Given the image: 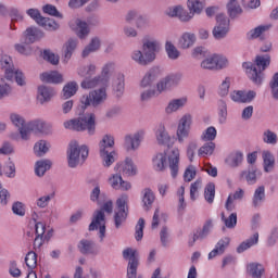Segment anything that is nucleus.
<instances>
[{
	"mask_svg": "<svg viewBox=\"0 0 278 278\" xmlns=\"http://www.w3.org/2000/svg\"><path fill=\"white\" fill-rule=\"evenodd\" d=\"M216 197V185L210 182L204 189V199L207 203H214V198Z\"/></svg>",
	"mask_w": 278,
	"mask_h": 278,
	"instance_id": "obj_53",
	"label": "nucleus"
},
{
	"mask_svg": "<svg viewBox=\"0 0 278 278\" xmlns=\"http://www.w3.org/2000/svg\"><path fill=\"white\" fill-rule=\"evenodd\" d=\"M112 73H114V63L110 62L106 63L103 67H102V81H104V84H108V81H110V75H112Z\"/></svg>",
	"mask_w": 278,
	"mask_h": 278,
	"instance_id": "obj_62",
	"label": "nucleus"
},
{
	"mask_svg": "<svg viewBox=\"0 0 278 278\" xmlns=\"http://www.w3.org/2000/svg\"><path fill=\"white\" fill-rule=\"evenodd\" d=\"M10 118L11 123L17 127L21 139L23 140V131H27V124L25 123V118L18 114H11Z\"/></svg>",
	"mask_w": 278,
	"mask_h": 278,
	"instance_id": "obj_35",
	"label": "nucleus"
},
{
	"mask_svg": "<svg viewBox=\"0 0 278 278\" xmlns=\"http://www.w3.org/2000/svg\"><path fill=\"white\" fill-rule=\"evenodd\" d=\"M0 68L4 71L7 81H12L14 79V62H12V56L8 54L0 55Z\"/></svg>",
	"mask_w": 278,
	"mask_h": 278,
	"instance_id": "obj_19",
	"label": "nucleus"
},
{
	"mask_svg": "<svg viewBox=\"0 0 278 278\" xmlns=\"http://www.w3.org/2000/svg\"><path fill=\"white\" fill-rule=\"evenodd\" d=\"M88 147L80 146L77 141H71L70 148L67 150V164L70 168H77L81 166L86 160H88Z\"/></svg>",
	"mask_w": 278,
	"mask_h": 278,
	"instance_id": "obj_5",
	"label": "nucleus"
},
{
	"mask_svg": "<svg viewBox=\"0 0 278 278\" xmlns=\"http://www.w3.org/2000/svg\"><path fill=\"white\" fill-rule=\"evenodd\" d=\"M116 173H122V175H126V177H134L138 175V168L134 164V161L129 157H126L124 162L117 163L114 167Z\"/></svg>",
	"mask_w": 278,
	"mask_h": 278,
	"instance_id": "obj_17",
	"label": "nucleus"
},
{
	"mask_svg": "<svg viewBox=\"0 0 278 278\" xmlns=\"http://www.w3.org/2000/svg\"><path fill=\"white\" fill-rule=\"evenodd\" d=\"M255 97H257V93L253 90H250L248 92L237 90L230 93V99L235 101V103H251V101H253Z\"/></svg>",
	"mask_w": 278,
	"mask_h": 278,
	"instance_id": "obj_21",
	"label": "nucleus"
},
{
	"mask_svg": "<svg viewBox=\"0 0 278 278\" xmlns=\"http://www.w3.org/2000/svg\"><path fill=\"white\" fill-rule=\"evenodd\" d=\"M218 116L220 125L227 123V102L223 99L217 101Z\"/></svg>",
	"mask_w": 278,
	"mask_h": 278,
	"instance_id": "obj_52",
	"label": "nucleus"
},
{
	"mask_svg": "<svg viewBox=\"0 0 278 278\" xmlns=\"http://www.w3.org/2000/svg\"><path fill=\"white\" fill-rule=\"evenodd\" d=\"M216 136H217L216 128L213 126H210L202 134L201 140H203L204 142H212V141L216 140Z\"/></svg>",
	"mask_w": 278,
	"mask_h": 278,
	"instance_id": "obj_59",
	"label": "nucleus"
},
{
	"mask_svg": "<svg viewBox=\"0 0 278 278\" xmlns=\"http://www.w3.org/2000/svg\"><path fill=\"white\" fill-rule=\"evenodd\" d=\"M257 242H260V233L255 232L248 240L240 243V245L237 248V253H244V251H248V249H251V247H255Z\"/></svg>",
	"mask_w": 278,
	"mask_h": 278,
	"instance_id": "obj_32",
	"label": "nucleus"
},
{
	"mask_svg": "<svg viewBox=\"0 0 278 278\" xmlns=\"http://www.w3.org/2000/svg\"><path fill=\"white\" fill-rule=\"evenodd\" d=\"M255 173H256L255 167L251 166L249 170L241 172L240 177L241 179H245L248 184L253 185L255 184V181H257V174Z\"/></svg>",
	"mask_w": 278,
	"mask_h": 278,
	"instance_id": "obj_50",
	"label": "nucleus"
},
{
	"mask_svg": "<svg viewBox=\"0 0 278 278\" xmlns=\"http://www.w3.org/2000/svg\"><path fill=\"white\" fill-rule=\"evenodd\" d=\"M40 80L43 81L45 84H62L63 78L62 74L58 72H50V73H42L40 75Z\"/></svg>",
	"mask_w": 278,
	"mask_h": 278,
	"instance_id": "obj_30",
	"label": "nucleus"
},
{
	"mask_svg": "<svg viewBox=\"0 0 278 278\" xmlns=\"http://www.w3.org/2000/svg\"><path fill=\"white\" fill-rule=\"evenodd\" d=\"M247 270L248 275L253 278H262V275L265 273L264 266L260 263H250Z\"/></svg>",
	"mask_w": 278,
	"mask_h": 278,
	"instance_id": "obj_37",
	"label": "nucleus"
},
{
	"mask_svg": "<svg viewBox=\"0 0 278 278\" xmlns=\"http://www.w3.org/2000/svg\"><path fill=\"white\" fill-rule=\"evenodd\" d=\"M152 166L156 173L170 170L173 179L179 174V149L169 148L164 152L156 153L152 159Z\"/></svg>",
	"mask_w": 278,
	"mask_h": 278,
	"instance_id": "obj_1",
	"label": "nucleus"
},
{
	"mask_svg": "<svg viewBox=\"0 0 278 278\" xmlns=\"http://www.w3.org/2000/svg\"><path fill=\"white\" fill-rule=\"evenodd\" d=\"M203 186V182L201 180H195L190 186V199L191 201H197L199 198V190H201V187Z\"/></svg>",
	"mask_w": 278,
	"mask_h": 278,
	"instance_id": "obj_61",
	"label": "nucleus"
},
{
	"mask_svg": "<svg viewBox=\"0 0 278 278\" xmlns=\"http://www.w3.org/2000/svg\"><path fill=\"white\" fill-rule=\"evenodd\" d=\"M266 199V192L264 189V186H261L256 188L253 197V205L254 207H257L264 203V200Z\"/></svg>",
	"mask_w": 278,
	"mask_h": 278,
	"instance_id": "obj_51",
	"label": "nucleus"
},
{
	"mask_svg": "<svg viewBox=\"0 0 278 278\" xmlns=\"http://www.w3.org/2000/svg\"><path fill=\"white\" fill-rule=\"evenodd\" d=\"M144 218H139L136 227H135V239L137 240V242H140V240H142V238H144Z\"/></svg>",
	"mask_w": 278,
	"mask_h": 278,
	"instance_id": "obj_60",
	"label": "nucleus"
},
{
	"mask_svg": "<svg viewBox=\"0 0 278 278\" xmlns=\"http://www.w3.org/2000/svg\"><path fill=\"white\" fill-rule=\"evenodd\" d=\"M249 79H251L255 86H262L264 81V71L270 66V54H258L253 62H244L242 64Z\"/></svg>",
	"mask_w": 278,
	"mask_h": 278,
	"instance_id": "obj_2",
	"label": "nucleus"
},
{
	"mask_svg": "<svg viewBox=\"0 0 278 278\" xmlns=\"http://www.w3.org/2000/svg\"><path fill=\"white\" fill-rule=\"evenodd\" d=\"M25 264L27 268H29V270H34V268L38 266V255L36 254V252L30 251L26 254Z\"/></svg>",
	"mask_w": 278,
	"mask_h": 278,
	"instance_id": "obj_56",
	"label": "nucleus"
},
{
	"mask_svg": "<svg viewBox=\"0 0 278 278\" xmlns=\"http://www.w3.org/2000/svg\"><path fill=\"white\" fill-rule=\"evenodd\" d=\"M123 257L128 261L127 278H142V276H138V250L126 248L123 251Z\"/></svg>",
	"mask_w": 278,
	"mask_h": 278,
	"instance_id": "obj_8",
	"label": "nucleus"
},
{
	"mask_svg": "<svg viewBox=\"0 0 278 278\" xmlns=\"http://www.w3.org/2000/svg\"><path fill=\"white\" fill-rule=\"evenodd\" d=\"M190 125H192V115L186 114L184 115L178 124L177 128V138L178 142L184 143V140L190 136Z\"/></svg>",
	"mask_w": 278,
	"mask_h": 278,
	"instance_id": "obj_15",
	"label": "nucleus"
},
{
	"mask_svg": "<svg viewBox=\"0 0 278 278\" xmlns=\"http://www.w3.org/2000/svg\"><path fill=\"white\" fill-rule=\"evenodd\" d=\"M55 97V90L51 87H47L45 85H41L38 87V96L37 99L41 105H45V103H49L51 99Z\"/></svg>",
	"mask_w": 278,
	"mask_h": 278,
	"instance_id": "obj_22",
	"label": "nucleus"
},
{
	"mask_svg": "<svg viewBox=\"0 0 278 278\" xmlns=\"http://www.w3.org/2000/svg\"><path fill=\"white\" fill-rule=\"evenodd\" d=\"M141 49L132 51L131 60L139 66H149V64L155 62L156 53L160 51V42L157 40H146Z\"/></svg>",
	"mask_w": 278,
	"mask_h": 278,
	"instance_id": "obj_3",
	"label": "nucleus"
},
{
	"mask_svg": "<svg viewBox=\"0 0 278 278\" xmlns=\"http://www.w3.org/2000/svg\"><path fill=\"white\" fill-rule=\"evenodd\" d=\"M180 81L181 74L168 75L156 84V91L159 94H162V92H166L172 86H178Z\"/></svg>",
	"mask_w": 278,
	"mask_h": 278,
	"instance_id": "obj_18",
	"label": "nucleus"
},
{
	"mask_svg": "<svg viewBox=\"0 0 278 278\" xmlns=\"http://www.w3.org/2000/svg\"><path fill=\"white\" fill-rule=\"evenodd\" d=\"M77 49V39H68L66 43L63 46V62L64 64H68V60L73 58V53H75V50Z\"/></svg>",
	"mask_w": 278,
	"mask_h": 278,
	"instance_id": "obj_25",
	"label": "nucleus"
},
{
	"mask_svg": "<svg viewBox=\"0 0 278 278\" xmlns=\"http://www.w3.org/2000/svg\"><path fill=\"white\" fill-rule=\"evenodd\" d=\"M263 162L265 173H270L275 166V156L270 151H263Z\"/></svg>",
	"mask_w": 278,
	"mask_h": 278,
	"instance_id": "obj_44",
	"label": "nucleus"
},
{
	"mask_svg": "<svg viewBox=\"0 0 278 278\" xmlns=\"http://www.w3.org/2000/svg\"><path fill=\"white\" fill-rule=\"evenodd\" d=\"M269 87L271 88L273 97L278 101V72L274 74L269 81Z\"/></svg>",
	"mask_w": 278,
	"mask_h": 278,
	"instance_id": "obj_64",
	"label": "nucleus"
},
{
	"mask_svg": "<svg viewBox=\"0 0 278 278\" xmlns=\"http://www.w3.org/2000/svg\"><path fill=\"white\" fill-rule=\"evenodd\" d=\"M187 7L191 14H201L203 12V2L199 0H188Z\"/></svg>",
	"mask_w": 278,
	"mask_h": 278,
	"instance_id": "obj_57",
	"label": "nucleus"
},
{
	"mask_svg": "<svg viewBox=\"0 0 278 278\" xmlns=\"http://www.w3.org/2000/svg\"><path fill=\"white\" fill-rule=\"evenodd\" d=\"M227 10L230 18H237L242 14V7L238 3V0H229L227 3Z\"/></svg>",
	"mask_w": 278,
	"mask_h": 278,
	"instance_id": "obj_40",
	"label": "nucleus"
},
{
	"mask_svg": "<svg viewBox=\"0 0 278 278\" xmlns=\"http://www.w3.org/2000/svg\"><path fill=\"white\" fill-rule=\"evenodd\" d=\"M79 77H85V79H90L92 75L97 73V65L90 64L88 66H80L77 70Z\"/></svg>",
	"mask_w": 278,
	"mask_h": 278,
	"instance_id": "obj_47",
	"label": "nucleus"
},
{
	"mask_svg": "<svg viewBox=\"0 0 278 278\" xmlns=\"http://www.w3.org/2000/svg\"><path fill=\"white\" fill-rule=\"evenodd\" d=\"M34 153L37 157H43V155L49 153V143L45 140H39L34 146Z\"/></svg>",
	"mask_w": 278,
	"mask_h": 278,
	"instance_id": "obj_46",
	"label": "nucleus"
},
{
	"mask_svg": "<svg viewBox=\"0 0 278 278\" xmlns=\"http://www.w3.org/2000/svg\"><path fill=\"white\" fill-rule=\"evenodd\" d=\"M263 142L265 144H276L277 143V134L273 130L267 129L263 132Z\"/></svg>",
	"mask_w": 278,
	"mask_h": 278,
	"instance_id": "obj_63",
	"label": "nucleus"
},
{
	"mask_svg": "<svg viewBox=\"0 0 278 278\" xmlns=\"http://www.w3.org/2000/svg\"><path fill=\"white\" fill-rule=\"evenodd\" d=\"M144 136H147V130L139 129L134 134V136L128 135L125 137L124 147L126 151H136L140 147L142 140H144Z\"/></svg>",
	"mask_w": 278,
	"mask_h": 278,
	"instance_id": "obj_14",
	"label": "nucleus"
},
{
	"mask_svg": "<svg viewBox=\"0 0 278 278\" xmlns=\"http://www.w3.org/2000/svg\"><path fill=\"white\" fill-rule=\"evenodd\" d=\"M100 157L102 160V166H104V168H110V166L118 160V154L116 151H104L100 152Z\"/></svg>",
	"mask_w": 278,
	"mask_h": 278,
	"instance_id": "obj_28",
	"label": "nucleus"
},
{
	"mask_svg": "<svg viewBox=\"0 0 278 278\" xmlns=\"http://www.w3.org/2000/svg\"><path fill=\"white\" fill-rule=\"evenodd\" d=\"M155 136L159 144H168V142H170V136H168L164 125H159Z\"/></svg>",
	"mask_w": 278,
	"mask_h": 278,
	"instance_id": "obj_43",
	"label": "nucleus"
},
{
	"mask_svg": "<svg viewBox=\"0 0 278 278\" xmlns=\"http://www.w3.org/2000/svg\"><path fill=\"white\" fill-rule=\"evenodd\" d=\"M53 163L51 160H40L35 163V174L37 177H45V173L51 169Z\"/></svg>",
	"mask_w": 278,
	"mask_h": 278,
	"instance_id": "obj_29",
	"label": "nucleus"
},
{
	"mask_svg": "<svg viewBox=\"0 0 278 278\" xmlns=\"http://www.w3.org/2000/svg\"><path fill=\"white\" fill-rule=\"evenodd\" d=\"M141 201L143 203V207H147V210H151L153 207V203H155V193L151 188H146L141 191Z\"/></svg>",
	"mask_w": 278,
	"mask_h": 278,
	"instance_id": "obj_27",
	"label": "nucleus"
},
{
	"mask_svg": "<svg viewBox=\"0 0 278 278\" xmlns=\"http://www.w3.org/2000/svg\"><path fill=\"white\" fill-rule=\"evenodd\" d=\"M39 25L40 27H43L48 31H56V29H60V24H58L55 20L49 17L41 18Z\"/></svg>",
	"mask_w": 278,
	"mask_h": 278,
	"instance_id": "obj_49",
	"label": "nucleus"
},
{
	"mask_svg": "<svg viewBox=\"0 0 278 278\" xmlns=\"http://www.w3.org/2000/svg\"><path fill=\"white\" fill-rule=\"evenodd\" d=\"M105 212L103 211H96L92 215L91 223L89 225L90 231H99V238L101 242L105 238Z\"/></svg>",
	"mask_w": 278,
	"mask_h": 278,
	"instance_id": "obj_9",
	"label": "nucleus"
},
{
	"mask_svg": "<svg viewBox=\"0 0 278 278\" xmlns=\"http://www.w3.org/2000/svg\"><path fill=\"white\" fill-rule=\"evenodd\" d=\"M162 77V70L157 66L150 68L141 79V88H149L155 80Z\"/></svg>",
	"mask_w": 278,
	"mask_h": 278,
	"instance_id": "obj_20",
	"label": "nucleus"
},
{
	"mask_svg": "<svg viewBox=\"0 0 278 278\" xmlns=\"http://www.w3.org/2000/svg\"><path fill=\"white\" fill-rule=\"evenodd\" d=\"M88 25H91L92 27H97L99 25V17L97 16H89L87 18V23L79 20V18H73L70 22V28L73 31H76L78 38H86L88 34H90V29L88 28Z\"/></svg>",
	"mask_w": 278,
	"mask_h": 278,
	"instance_id": "obj_7",
	"label": "nucleus"
},
{
	"mask_svg": "<svg viewBox=\"0 0 278 278\" xmlns=\"http://www.w3.org/2000/svg\"><path fill=\"white\" fill-rule=\"evenodd\" d=\"M127 216L129 213L126 210H118L113 215V220L115 225V229H121L123 225H125V220H127Z\"/></svg>",
	"mask_w": 278,
	"mask_h": 278,
	"instance_id": "obj_39",
	"label": "nucleus"
},
{
	"mask_svg": "<svg viewBox=\"0 0 278 278\" xmlns=\"http://www.w3.org/2000/svg\"><path fill=\"white\" fill-rule=\"evenodd\" d=\"M99 151H114V136L104 135L102 140L99 142Z\"/></svg>",
	"mask_w": 278,
	"mask_h": 278,
	"instance_id": "obj_38",
	"label": "nucleus"
},
{
	"mask_svg": "<svg viewBox=\"0 0 278 278\" xmlns=\"http://www.w3.org/2000/svg\"><path fill=\"white\" fill-rule=\"evenodd\" d=\"M78 88L79 87L77 86L76 81L67 83L63 87L62 99H71V97H75V94H77Z\"/></svg>",
	"mask_w": 278,
	"mask_h": 278,
	"instance_id": "obj_41",
	"label": "nucleus"
},
{
	"mask_svg": "<svg viewBox=\"0 0 278 278\" xmlns=\"http://www.w3.org/2000/svg\"><path fill=\"white\" fill-rule=\"evenodd\" d=\"M47 127H48L47 123H45L40 119L29 122L27 124L26 130L22 131V140H29V138L31 136V131H34L35 134H46Z\"/></svg>",
	"mask_w": 278,
	"mask_h": 278,
	"instance_id": "obj_16",
	"label": "nucleus"
},
{
	"mask_svg": "<svg viewBox=\"0 0 278 278\" xmlns=\"http://www.w3.org/2000/svg\"><path fill=\"white\" fill-rule=\"evenodd\" d=\"M90 201L96 203L100 210H112L114 202L108 200V195L101 192V187H96L90 192Z\"/></svg>",
	"mask_w": 278,
	"mask_h": 278,
	"instance_id": "obj_12",
	"label": "nucleus"
},
{
	"mask_svg": "<svg viewBox=\"0 0 278 278\" xmlns=\"http://www.w3.org/2000/svg\"><path fill=\"white\" fill-rule=\"evenodd\" d=\"M168 215L162 210H156L152 218V229H157L160 223H166Z\"/></svg>",
	"mask_w": 278,
	"mask_h": 278,
	"instance_id": "obj_48",
	"label": "nucleus"
},
{
	"mask_svg": "<svg viewBox=\"0 0 278 278\" xmlns=\"http://www.w3.org/2000/svg\"><path fill=\"white\" fill-rule=\"evenodd\" d=\"M186 103H188V99L186 98L174 99L168 103V105L165 109V112L166 114H173V112L181 110V108H184Z\"/></svg>",
	"mask_w": 278,
	"mask_h": 278,
	"instance_id": "obj_34",
	"label": "nucleus"
},
{
	"mask_svg": "<svg viewBox=\"0 0 278 278\" xmlns=\"http://www.w3.org/2000/svg\"><path fill=\"white\" fill-rule=\"evenodd\" d=\"M40 38H45V33L36 27H29L26 29L25 43L34 45L36 40H40Z\"/></svg>",
	"mask_w": 278,
	"mask_h": 278,
	"instance_id": "obj_26",
	"label": "nucleus"
},
{
	"mask_svg": "<svg viewBox=\"0 0 278 278\" xmlns=\"http://www.w3.org/2000/svg\"><path fill=\"white\" fill-rule=\"evenodd\" d=\"M113 89L116 97H123V92H125V76L123 74H118L113 83Z\"/></svg>",
	"mask_w": 278,
	"mask_h": 278,
	"instance_id": "obj_42",
	"label": "nucleus"
},
{
	"mask_svg": "<svg viewBox=\"0 0 278 278\" xmlns=\"http://www.w3.org/2000/svg\"><path fill=\"white\" fill-rule=\"evenodd\" d=\"M227 34H229V20L223 13L217 14L213 37L215 40H223V38H227Z\"/></svg>",
	"mask_w": 278,
	"mask_h": 278,
	"instance_id": "obj_11",
	"label": "nucleus"
},
{
	"mask_svg": "<svg viewBox=\"0 0 278 278\" xmlns=\"http://www.w3.org/2000/svg\"><path fill=\"white\" fill-rule=\"evenodd\" d=\"M194 42H197V35L193 33H182L178 39L179 49H192L194 47Z\"/></svg>",
	"mask_w": 278,
	"mask_h": 278,
	"instance_id": "obj_23",
	"label": "nucleus"
},
{
	"mask_svg": "<svg viewBox=\"0 0 278 278\" xmlns=\"http://www.w3.org/2000/svg\"><path fill=\"white\" fill-rule=\"evenodd\" d=\"M78 250L83 255H97V244L94 241L83 239L78 243Z\"/></svg>",
	"mask_w": 278,
	"mask_h": 278,
	"instance_id": "obj_24",
	"label": "nucleus"
},
{
	"mask_svg": "<svg viewBox=\"0 0 278 278\" xmlns=\"http://www.w3.org/2000/svg\"><path fill=\"white\" fill-rule=\"evenodd\" d=\"M244 160V154L242 152H233L226 159V164L230 168H238Z\"/></svg>",
	"mask_w": 278,
	"mask_h": 278,
	"instance_id": "obj_33",
	"label": "nucleus"
},
{
	"mask_svg": "<svg viewBox=\"0 0 278 278\" xmlns=\"http://www.w3.org/2000/svg\"><path fill=\"white\" fill-rule=\"evenodd\" d=\"M99 84H101V76H96L93 78H85L81 81L80 86L85 90H90V88H97V86H99Z\"/></svg>",
	"mask_w": 278,
	"mask_h": 278,
	"instance_id": "obj_55",
	"label": "nucleus"
},
{
	"mask_svg": "<svg viewBox=\"0 0 278 278\" xmlns=\"http://www.w3.org/2000/svg\"><path fill=\"white\" fill-rule=\"evenodd\" d=\"M165 52L169 60H179L181 52L175 47V43L173 41H166L165 42Z\"/></svg>",
	"mask_w": 278,
	"mask_h": 278,
	"instance_id": "obj_45",
	"label": "nucleus"
},
{
	"mask_svg": "<svg viewBox=\"0 0 278 278\" xmlns=\"http://www.w3.org/2000/svg\"><path fill=\"white\" fill-rule=\"evenodd\" d=\"M108 101V90L102 87L99 89H93L89 93L84 94L80 98V104L86 110V108H101Z\"/></svg>",
	"mask_w": 278,
	"mask_h": 278,
	"instance_id": "obj_6",
	"label": "nucleus"
},
{
	"mask_svg": "<svg viewBox=\"0 0 278 278\" xmlns=\"http://www.w3.org/2000/svg\"><path fill=\"white\" fill-rule=\"evenodd\" d=\"M222 220L228 229H233L238 225V214L230 211L222 212Z\"/></svg>",
	"mask_w": 278,
	"mask_h": 278,
	"instance_id": "obj_31",
	"label": "nucleus"
},
{
	"mask_svg": "<svg viewBox=\"0 0 278 278\" xmlns=\"http://www.w3.org/2000/svg\"><path fill=\"white\" fill-rule=\"evenodd\" d=\"M227 64H229L227 58L220 54H213L201 62V68L214 71V68H226Z\"/></svg>",
	"mask_w": 278,
	"mask_h": 278,
	"instance_id": "obj_13",
	"label": "nucleus"
},
{
	"mask_svg": "<svg viewBox=\"0 0 278 278\" xmlns=\"http://www.w3.org/2000/svg\"><path fill=\"white\" fill-rule=\"evenodd\" d=\"M243 198H244V190L242 189H238L233 193H230L226 201V210H231L232 207H236V201H240Z\"/></svg>",
	"mask_w": 278,
	"mask_h": 278,
	"instance_id": "obj_36",
	"label": "nucleus"
},
{
	"mask_svg": "<svg viewBox=\"0 0 278 278\" xmlns=\"http://www.w3.org/2000/svg\"><path fill=\"white\" fill-rule=\"evenodd\" d=\"M212 229H214V222H212V219H207L202 228L197 229L189 236L188 247H194L198 240L200 242L205 240V238L212 233Z\"/></svg>",
	"mask_w": 278,
	"mask_h": 278,
	"instance_id": "obj_10",
	"label": "nucleus"
},
{
	"mask_svg": "<svg viewBox=\"0 0 278 278\" xmlns=\"http://www.w3.org/2000/svg\"><path fill=\"white\" fill-rule=\"evenodd\" d=\"M214 149H216V143L212 141L207 142L198 150V155L200 157H205V155H212L214 153Z\"/></svg>",
	"mask_w": 278,
	"mask_h": 278,
	"instance_id": "obj_58",
	"label": "nucleus"
},
{
	"mask_svg": "<svg viewBox=\"0 0 278 278\" xmlns=\"http://www.w3.org/2000/svg\"><path fill=\"white\" fill-rule=\"evenodd\" d=\"M97 116L94 113H89L84 117H78L76 119H70L64 122L65 129H72L73 131H87L89 136H94L97 131Z\"/></svg>",
	"mask_w": 278,
	"mask_h": 278,
	"instance_id": "obj_4",
	"label": "nucleus"
},
{
	"mask_svg": "<svg viewBox=\"0 0 278 278\" xmlns=\"http://www.w3.org/2000/svg\"><path fill=\"white\" fill-rule=\"evenodd\" d=\"M270 29V25H261L248 33L249 40H255V38H260L264 31H268Z\"/></svg>",
	"mask_w": 278,
	"mask_h": 278,
	"instance_id": "obj_54",
	"label": "nucleus"
}]
</instances>
